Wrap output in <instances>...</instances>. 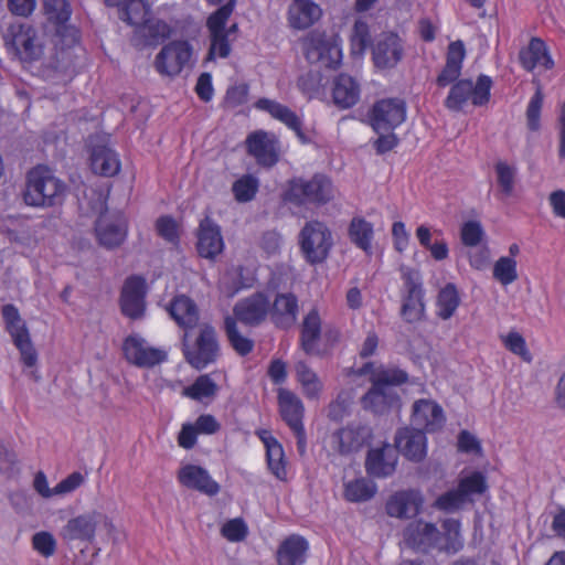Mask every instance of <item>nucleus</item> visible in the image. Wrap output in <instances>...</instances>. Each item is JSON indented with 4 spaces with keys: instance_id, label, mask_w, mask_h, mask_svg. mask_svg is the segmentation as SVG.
<instances>
[{
    "instance_id": "f257e3e1",
    "label": "nucleus",
    "mask_w": 565,
    "mask_h": 565,
    "mask_svg": "<svg viewBox=\"0 0 565 565\" xmlns=\"http://www.w3.org/2000/svg\"><path fill=\"white\" fill-rule=\"evenodd\" d=\"M440 531L434 522L417 519L409 522L402 532V542L416 551L429 552L438 550L446 553H457L463 546L460 522L445 519Z\"/></svg>"
},
{
    "instance_id": "f03ea898",
    "label": "nucleus",
    "mask_w": 565,
    "mask_h": 565,
    "mask_svg": "<svg viewBox=\"0 0 565 565\" xmlns=\"http://www.w3.org/2000/svg\"><path fill=\"white\" fill-rule=\"evenodd\" d=\"M370 374L373 387L363 397V406L375 413H383L398 402V396L393 390V385L402 384L407 380L404 371L397 369L375 367L373 364H365L358 372Z\"/></svg>"
},
{
    "instance_id": "7ed1b4c3",
    "label": "nucleus",
    "mask_w": 565,
    "mask_h": 565,
    "mask_svg": "<svg viewBox=\"0 0 565 565\" xmlns=\"http://www.w3.org/2000/svg\"><path fill=\"white\" fill-rule=\"evenodd\" d=\"M67 186L44 166L31 169L26 174L23 200L26 205L34 207H51L61 205Z\"/></svg>"
},
{
    "instance_id": "20e7f679",
    "label": "nucleus",
    "mask_w": 565,
    "mask_h": 565,
    "mask_svg": "<svg viewBox=\"0 0 565 565\" xmlns=\"http://www.w3.org/2000/svg\"><path fill=\"white\" fill-rule=\"evenodd\" d=\"M340 42L333 33L313 30L302 38V51L309 63L334 70L342 61Z\"/></svg>"
},
{
    "instance_id": "39448f33",
    "label": "nucleus",
    "mask_w": 565,
    "mask_h": 565,
    "mask_svg": "<svg viewBox=\"0 0 565 565\" xmlns=\"http://www.w3.org/2000/svg\"><path fill=\"white\" fill-rule=\"evenodd\" d=\"M298 242L305 260L310 265L326 262L334 245L331 230L318 220L305 224L299 232Z\"/></svg>"
},
{
    "instance_id": "423d86ee",
    "label": "nucleus",
    "mask_w": 565,
    "mask_h": 565,
    "mask_svg": "<svg viewBox=\"0 0 565 565\" xmlns=\"http://www.w3.org/2000/svg\"><path fill=\"white\" fill-rule=\"evenodd\" d=\"M6 46L23 62H33L43 55V45L32 25L12 20L2 31Z\"/></svg>"
},
{
    "instance_id": "0eeeda50",
    "label": "nucleus",
    "mask_w": 565,
    "mask_h": 565,
    "mask_svg": "<svg viewBox=\"0 0 565 565\" xmlns=\"http://www.w3.org/2000/svg\"><path fill=\"white\" fill-rule=\"evenodd\" d=\"M493 82L490 76L480 74L477 82L459 79L451 85L445 106L451 111H460L470 100L473 106L480 107L489 103Z\"/></svg>"
},
{
    "instance_id": "6e6552de",
    "label": "nucleus",
    "mask_w": 565,
    "mask_h": 565,
    "mask_svg": "<svg viewBox=\"0 0 565 565\" xmlns=\"http://www.w3.org/2000/svg\"><path fill=\"white\" fill-rule=\"evenodd\" d=\"M334 196L332 181L320 173L315 174L310 180L294 179L289 181L288 190L285 191V201H292L298 204L313 203L323 205Z\"/></svg>"
},
{
    "instance_id": "1a4fd4ad",
    "label": "nucleus",
    "mask_w": 565,
    "mask_h": 565,
    "mask_svg": "<svg viewBox=\"0 0 565 565\" xmlns=\"http://www.w3.org/2000/svg\"><path fill=\"white\" fill-rule=\"evenodd\" d=\"M221 354L217 334L212 327L202 328L192 343L184 340L183 355L195 370L202 371L215 363Z\"/></svg>"
},
{
    "instance_id": "9d476101",
    "label": "nucleus",
    "mask_w": 565,
    "mask_h": 565,
    "mask_svg": "<svg viewBox=\"0 0 565 565\" xmlns=\"http://www.w3.org/2000/svg\"><path fill=\"white\" fill-rule=\"evenodd\" d=\"M125 360L139 369H152L168 360V352L154 348L139 334L127 335L121 345Z\"/></svg>"
},
{
    "instance_id": "9b49d317",
    "label": "nucleus",
    "mask_w": 565,
    "mask_h": 565,
    "mask_svg": "<svg viewBox=\"0 0 565 565\" xmlns=\"http://www.w3.org/2000/svg\"><path fill=\"white\" fill-rule=\"evenodd\" d=\"M446 420L447 417L443 406L433 398H419L412 404L411 425L425 434L440 431Z\"/></svg>"
},
{
    "instance_id": "f8f14e48",
    "label": "nucleus",
    "mask_w": 565,
    "mask_h": 565,
    "mask_svg": "<svg viewBox=\"0 0 565 565\" xmlns=\"http://www.w3.org/2000/svg\"><path fill=\"white\" fill-rule=\"evenodd\" d=\"M369 118L375 132L392 131L405 121L406 104L401 98L380 99L373 105Z\"/></svg>"
},
{
    "instance_id": "ddd939ff",
    "label": "nucleus",
    "mask_w": 565,
    "mask_h": 565,
    "mask_svg": "<svg viewBox=\"0 0 565 565\" xmlns=\"http://www.w3.org/2000/svg\"><path fill=\"white\" fill-rule=\"evenodd\" d=\"M147 280L141 275L128 276L121 287L120 308L128 318H140L146 309Z\"/></svg>"
},
{
    "instance_id": "4468645a",
    "label": "nucleus",
    "mask_w": 565,
    "mask_h": 565,
    "mask_svg": "<svg viewBox=\"0 0 565 565\" xmlns=\"http://www.w3.org/2000/svg\"><path fill=\"white\" fill-rule=\"evenodd\" d=\"M191 56L192 47L186 41H172L158 53L154 65L160 74L175 76L189 63Z\"/></svg>"
},
{
    "instance_id": "2eb2a0df",
    "label": "nucleus",
    "mask_w": 565,
    "mask_h": 565,
    "mask_svg": "<svg viewBox=\"0 0 565 565\" xmlns=\"http://www.w3.org/2000/svg\"><path fill=\"white\" fill-rule=\"evenodd\" d=\"M278 138L265 130L253 131L245 140L247 153L252 156L259 166L265 168H270L278 162Z\"/></svg>"
},
{
    "instance_id": "dca6fc26",
    "label": "nucleus",
    "mask_w": 565,
    "mask_h": 565,
    "mask_svg": "<svg viewBox=\"0 0 565 565\" xmlns=\"http://www.w3.org/2000/svg\"><path fill=\"white\" fill-rule=\"evenodd\" d=\"M404 56L403 40L393 32L383 33L372 46V61L379 70L394 68Z\"/></svg>"
},
{
    "instance_id": "f3484780",
    "label": "nucleus",
    "mask_w": 565,
    "mask_h": 565,
    "mask_svg": "<svg viewBox=\"0 0 565 565\" xmlns=\"http://www.w3.org/2000/svg\"><path fill=\"white\" fill-rule=\"evenodd\" d=\"M424 495L420 491L408 489L394 492L386 501V513L395 519H412L424 508Z\"/></svg>"
},
{
    "instance_id": "a211bd4d",
    "label": "nucleus",
    "mask_w": 565,
    "mask_h": 565,
    "mask_svg": "<svg viewBox=\"0 0 565 565\" xmlns=\"http://www.w3.org/2000/svg\"><path fill=\"white\" fill-rule=\"evenodd\" d=\"M171 32L172 29L166 21L151 15L146 22L134 29L130 42L138 50L156 47L169 39Z\"/></svg>"
},
{
    "instance_id": "6ab92c4d",
    "label": "nucleus",
    "mask_w": 565,
    "mask_h": 565,
    "mask_svg": "<svg viewBox=\"0 0 565 565\" xmlns=\"http://www.w3.org/2000/svg\"><path fill=\"white\" fill-rule=\"evenodd\" d=\"M100 522L102 513L97 511L79 514L67 521L61 531V536L67 542L92 543L95 539L97 525Z\"/></svg>"
},
{
    "instance_id": "aec40b11",
    "label": "nucleus",
    "mask_w": 565,
    "mask_h": 565,
    "mask_svg": "<svg viewBox=\"0 0 565 565\" xmlns=\"http://www.w3.org/2000/svg\"><path fill=\"white\" fill-rule=\"evenodd\" d=\"M6 331L10 334L14 347L20 353L24 367H34L38 363V351L31 340L25 320H6Z\"/></svg>"
},
{
    "instance_id": "412c9836",
    "label": "nucleus",
    "mask_w": 565,
    "mask_h": 565,
    "mask_svg": "<svg viewBox=\"0 0 565 565\" xmlns=\"http://www.w3.org/2000/svg\"><path fill=\"white\" fill-rule=\"evenodd\" d=\"M178 481L188 489L199 491L207 495H216L220 484L211 477L209 471L198 465L188 463L178 471Z\"/></svg>"
},
{
    "instance_id": "4be33fe9",
    "label": "nucleus",
    "mask_w": 565,
    "mask_h": 565,
    "mask_svg": "<svg viewBox=\"0 0 565 565\" xmlns=\"http://www.w3.org/2000/svg\"><path fill=\"white\" fill-rule=\"evenodd\" d=\"M396 449L408 460L419 462L427 455L426 434L414 428H401L395 437Z\"/></svg>"
},
{
    "instance_id": "5701e85b",
    "label": "nucleus",
    "mask_w": 565,
    "mask_h": 565,
    "mask_svg": "<svg viewBox=\"0 0 565 565\" xmlns=\"http://www.w3.org/2000/svg\"><path fill=\"white\" fill-rule=\"evenodd\" d=\"M196 249L201 257L211 260H214L224 249L221 228L209 216L200 223Z\"/></svg>"
},
{
    "instance_id": "b1692460",
    "label": "nucleus",
    "mask_w": 565,
    "mask_h": 565,
    "mask_svg": "<svg viewBox=\"0 0 565 565\" xmlns=\"http://www.w3.org/2000/svg\"><path fill=\"white\" fill-rule=\"evenodd\" d=\"M224 330L231 348L239 356H246L253 352L255 341L245 328H252L259 324L262 320H224Z\"/></svg>"
},
{
    "instance_id": "393cba45",
    "label": "nucleus",
    "mask_w": 565,
    "mask_h": 565,
    "mask_svg": "<svg viewBox=\"0 0 565 565\" xmlns=\"http://www.w3.org/2000/svg\"><path fill=\"white\" fill-rule=\"evenodd\" d=\"M96 236L102 246L111 249L122 244L126 238L127 228L120 215L110 218L102 214L95 225Z\"/></svg>"
},
{
    "instance_id": "a878e982",
    "label": "nucleus",
    "mask_w": 565,
    "mask_h": 565,
    "mask_svg": "<svg viewBox=\"0 0 565 565\" xmlns=\"http://www.w3.org/2000/svg\"><path fill=\"white\" fill-rule=\"evenodd\" d=\"M397 455L395 449L391 445L384 444L369 451L365 468L369 475L385 478L395 471Z\"/></svg>"
},
{
    "instance_id": "bb28decb",
    "label": "nucleus",
    "mask_w": 565,
    "mask_h": 565,
    "mask_svg": "<svg viewBox=\"0 0 565 565\" xmlns=\"http://www.w3.org/2000/svg\"><path fill=\"white\" fill-rule=\"evenodd\" d=\"M466 57V47L461 40L449 43L446 53V63L436 78L439 87H446L459 81L462 63Z\"/></svg>"
},
{
    "instance_id": "cd10ccee",
    "label": "nucleus",
    "mask_w": 565,
    "mask_h": 565,
    "mask_svg": "<svg viewBox=\"0 0 565 565\" xmlns=\"http://www.w3.org/2000/svg\"><path fill=\"white\" fill-rule=\"evenodd\" d=\"M519 61L527 72H532L536 67H543L544 70H552L554 67V61L548 47L542 39L536 36L530 40L527 46L520 50Z\"/></svg>"
},
{
    "instance_id": "c85d7f7f",
    "label": "nucleus",
    "mask_w": 565,
    "mask_h": 565,
    "mask_svg": "<svg viewBox=\"0 0 565 565\" xmlns=\"http://www.w3.org/2000/svg\"><path fill=\"white\" fill-rule=\"evenodd\" d=\"M370 428L362 425H349L334 434L330 444L340 454H349L358 450L370 437Z\"/></svg>"
},
{
    "instance_id": "c756f323",
    "label": "nucleus",
    "mask_w": 565,
    "mask_h": 565,
    "mask_svg": "<svg viewBox=\"0 0 565 565\" xmlns=\"http://www.w3.org/2000/svg\"><path fill=\"white\" fill-rule=\"evenodd\" d=\"M360 84L349 74L341 73L333 79L332 99L339 108L353 107L360 99Z\"/></svg>"
},
{
    "instance_id": "7c9ffc66",
    "label": "nucleus",
    "mask_w": 565,
    "mask_h": 565,
    "mask_svg": "<svg viewBox=\"0 0 565 565\" xmlns=\"http://www.w3.org/2000/svg\"><path fill=\"white\" fill-rule=\"evenodd\" d=\"M321 14V8L312 0H294L288 9L290 26L299 30L310 28Z\"/></svg>"
},
{
    "instance_id": "2f4dec72",
    "label": "nucleus",
    "mask_w": 565,
    "mask_h": 565,
    "mask_svg": "<svg viewBox=\"0 0 565 565\" xmlns=\"http://www.w3.org/2000/svg\"><path fill=\"white\" fill-rule=\"evenodd\" d=\"M92 170L103 177H113L119 172L120 163L114 150L106 146H96L90 156Z\"/></svg>"
},
{
    "instance_id": "473e14b6",
    "label": "nucleus",
    "mask_w": 565,
    "mask_h": 565,
    "mask_svg": "<svg viewBox=\"0 0 565 565\" xmlns=\"http://www.w3.org/2000/svg\"><path fill=\"white\" fill-rule=\"evenodd\" d=\"M151 8L146 0H124L118 6V18L137 29L151 17Z\"/></svg>"
},
{
    "instance_id": "72a5a7b5",
    "label": "nucleus",
    "mask_w": 565,
    "mask_h": 565,
    "mask_svg": "<svg viewBox=\"0 0 565 565\" xmlns=\"http://www.w3.org/2000/svg\"><path fill=\"white\" fill-rule=\"evenodd\" d=\"M258 438L266 448V460L271 473L279 480H282V446L267 429L256 431Z\"/></svg>"
},
{
    "instance_id": "f704fd0d",
    "label": "nucleus",
    "mask_w": 565,
    "mask_h": 565,
    "mask_svg": "<svg viewBox=\"0 0 565 565\" xmlns=\"http://www.w3.org/2000/svg\"><path fill=\"white\" fill-rule=\"evenodd\" d=\"M348 235L351 243L358 248L362 249L367 255L372 254V241L374 237L372 223L363 217L355 216L349 224Z\"/></svg>"
},
{
    "instance_id": "c9c22d12",
    "label": "nucleus",
    "mask_w": 565,
    "mask_h": 565,
    "mask_svg": "<svg viewBox=\"0 0 565 565\" xmlns=\"http://www.w3.org/2000/svg\"><path fill=\"white\" fill-rule=\"evenodd\" d=\"M457 487L469 504L475 501L477 495H481L487 491L488 483L482 472L467 471L461 473Z\"/></svg>"
},
{
    "instance_id": "e433bc0d",
    "label": "nucleus",
    "mask_w": 565,
    "mask_h": 565,
    "mask_svg": "<svg viewBox=\"0 0 565 565\" xmlns=\"http://www.w3.org/2000/svg\"><path fill=\"white\" fill-rule=\"evenodd\" d=\"M303 415V405L301 401L291 393L285 392V419L298 437L299 448L303 447V429L301 418Z\"/></svg>"
},
{
    "instance_id": "4c0bfd02",
    "label": "nucleus",
    "mask_w": 565,
    "mask_h": 565,
    "mask_svg": "<svg viewBox=\"0 0 565 565\" xmlns=\"http://www.w3.org/2000/svg\"><path fill=\"white\" fill-rule=\"evenodd\" d=\"M269 309V300L263 294H256L239 301L234 308L235 318H264Z\"/></svg>"
},
{
    "instance_id": "58836bf2",
    "label": "nucleus",
    "mask_w": 565,
    "mask_h": 565,
    "mask_svg": "<svg viewBox=\"0 0 565 565\" xmlns=\"http://www.w3.org/2000/svg\"><path fill=\"white\" fill-rule=\"evenodd\" d=\"M217 391L218 386L211 375L201 374L191 385L183 388L182 394L193 401L202 402L205 398H213Z\"/></svg>"
},
{
    "instance_id": "ea45409f",
    "label": "nucleus",
    "mask_w": 565,
    "mask_h": 565,
    "mask_svg": "<svg viewBox=\"0 0 565 565\" xmlns=\"http://www.w3.org/2000/svg\"><path fill=\"white\" fill-rule=\"evenodd\" d=\"M309 550L308 541L297 534L285 539V565H302Z\"/></svg>"
},
{
    "instance_id": "a19ab883",
    "label": "nucleus",
    "mask_w": 565,
    "mask_h": 565,
    "mask_svg": "<svg viewBox=\"0 0 565 565\" xmlns=\"http://www.w3.org/2000/svg\"><path fill=\"white\" fill-rule=\"evenodd\" d=\"M499 192L503 198H510L515 188L518 169L514 164L498 161L494 164Z\"/></svg>"
},
{
    "instance_id": "79ce46f5",
    "label": "nucleus",
    "mask_w": 565,
    "mask_h": 565,
    "mask_svg": "<svg viewBox=\"0 0 565 565\" xmlns=\"http://www.w3.org/2000/svg\"><path fill=\"white\" fill-rule=\"evenodd\" d=\"M460 303L457 287L449 282L440 289L437 296V315L439 318H450Z\"/></svg>"
},
{
    "instance_id": "37998d69",
    "label": "nucleus",
    "mask_w": 565,
    "mask_h": 565,
    "mask_svg": "<svg viewBox=\"0 0 565 565\" xmlns=\"http://www.w3.org/2000/svg\"><path fill=\"white\" fill-rule=\"evenodd\" d=\"M375 493V483L364 478L348 481L344 484V497L351 502L370 500Z\"/></svg>"
},
{
    "instance_id": "c03bdc74",
    "label": "nucleus",
    "mask_w": 565,
    "mask_h": 565,
    "mask_svg": "<svg viewBox=\"0 0 565 565\" xmlns=\"http://www.w3.org/2000/svg\"><path fill=\"white\" fill-rule=\"evenodd\" d=\"M320 332V320H305L301 340L307 352L321 353L326 350L321 345L324 342V338Z\"/></svg>"
},
{
    "instance_id": "a18cd8bd",
    "label": "nucleus",
    "mask_w": 565,
    "mask_h": 565,
    "mask_svg": "<svg viewBox=\"0 0 565 565\" xmlns=\"http://www.w3.org/2000/svg\"><path fill=\"white\" fill-rule=\"evenodd\" d=\"M297 380L309 398L317 397L322 391V382L318 375L305 363H298L296 366Z\"/></svg>"
},
{
    "instance_id": "49530a36",
    "label": "nucleus",
    "mask_w": 565,
    "mask_h": 565,
    "mask_svg": "<svg viewBox=\"0 0 565 565\" xmlns=\"http://www.w3.org/2000/svg\"><path fill=\"white\" fill-rule=\"evenodd\" d=\"M285 126L294 131L301 143L306 145L313 141V129L305 125L300 116L287 108H285Z\"/></svg>"
},
{
    "instance_id": "de8ad7c7",
    "label": "nucleus",
    "mask_w": 565,
    "mask_h": 565,
    "mask_svg": "<svg viewBox=\"0 0 565 565\" xmlns=\"http://www.w3.org/2000/svg\"><path fill=\"white\" fill-rule=\"evenodd\" d=\"M44 13L47 19L58 25L65 24L72 14L66 0H43Z\"/></svg>"
},
{
    "instance_id": "09e8293b",
    "label": "nucleus",
    "mask_w": 565,
    "mask_h": 565,
    "mask_svg": "<svg viewBox=\"0 0 565 565\" xmlns=\"http://www.w3.org/2000/svg\"><path fill=\"white\" fill-rule=\"evenodd\" d=\"M235 3L236 0H228L224 6L220 7L209 17L206 26L210 31V34L226 33L225 24L234 10Z\"/></svg>"
},
{
    "instance_id": "8fccbe9b",
    "label": "nucleus",
    "mask_w": 565,
    "mask_h": 565,
    "mask_svg": "<svg viewBox=\"0 0 565 565\" xmlns=\"http://www.w3.org/2000/svg\"><path fill=\"white\" fill-rule=\"evenodd\" d=\"M467 501L462 497L458 487L448 490L447 492L439 495L435 502L434 507L444 512H456L467 505Z\"/></svg>"
},
{
    "instance_id": "3c124183",
    "label": "nucleus",
    "mask_w": 565,
    "mask_h": 565,
    "mask_svg": "<svg viewBox=\"0 0 565 565\" xmlns=\"http://www.w3.org/2000/svg\"><path fill=\"white\" fill-rule=\"evenodd\" d=\"M493 277L502 285L512 284L516 278V262L512 257H500L493 267Z\"/></svg>"
},
{
    "instance_id": "603ef678",
    "label": "nucleus",
    "mask_w": 565,
    "mask_h": 565,
    "mask_svg": "<svg viewBox=\"0 0 565 565\" xmlns=\"http://www.w3.org/2000/svg\"><path fill=\"white\" fill-rule=\"evenodd\" d=\"M221 535L228 542H243L248 535V526L243 518H234L222 525Z\"/></svg>"
},
{
    "instance_id": "864d4df0",
    "label": "nucleus",
    "mask_w": 565,
    "mask_h": 565,
    "mask_svg": "<svg viewBox=\"0 0 565 565\" xmlns=\"http://www.w3.org/2000/svg\"><path fill=\"white\" fill-rule=\"evenodd\" d=\"M169 312L171 318H192L198 316V307L191 298L180 295L171 301Z\"/></svg>"
},
{
    "instance_id": "5fc2aeb1",
    "label": "nucleus",
    "mask_w": 565,
    "mask_h": 565,
    "mask_svg": "<svg viewBox=\"0 0 565 565\" xmlns=\"http://www.w3.org/2000/svg\"><path fill=\"white\" fill-rule=\"evenodd\" d=\"M503 344L512 353L521 356L524 361L530 362L532 356L526 348L524 338L516 331H510L500 335Z\"/></svg>"
},
{
    "instance_id": "6e6d98bb",
    "label": "nucleus",
    "mask_w": 565,
    "mask_h": 565,
    "mask_svg": "<svg viewBox=\"0 0 565 565\" xmlns=\"http://www.w3.org/2000/svg\"><path fill=\"white\" fill-rule=\"evenodd\" d=\"M399 271L403 280V294H424L423 279L418 270L401 266Z\"/></svg>"
},
{
    "instance_id": "4d7b16f0",
    "label": "nucleus",
    "mask_w": 565,
    "mask_h": 565,
    "mask_svg": "<svg viewBox=\"0 0 565 565\" xmlns=\"http://www.w3.org/2000/svg\"><path fill=\"white\" fill-rule=\"evenodd\" d=\"M257 180L252 175H245L233 184V192L238 202L250 201L257 192Z\"/></svg>"
},
{
    "instance_id": "13d9d810",
    "label": "nucleus",
    "mask_w": 565,
    "mask_h": 565,
    "mask_svg": "<svg viewBox=\"0 0 565 565\" xmlns=\"http://www.w3.org/2000/svg\"><path fill=\"white\" fill-rule=\"evenodd\" d=\"M32 546L42 556L50 557L56 551V540L50 532L41 531L33 535Z\"/></svg>"
},
{
    "instance_id": "bf43d9fd",
    "label": "nucleus",
    "mask_w": 565,
    "mask_h": 565,
    "mask_svg": "<svg viewBox=\"0 0 565 565\" xmlns=\"http://www.w3.org/2000/svg\"><path fill=\"white\" fill-rule=\"evenodd\" d=\"M424 294H403L402 313L412 318H420L424 313Z\"/></svg>"
},
{
    "instance_id": "052dcab7",
    "label": "nucleus",
    "mask_w": 565,
    "mask_h": 565,
    "mask_svg": "<svg viewBox=\"0 0 565 565\" xmlns=\"http://www.w3.org/2000/svg\"><path fill=\"white\" fill-rule=\"evenodd\" d=\"M543 105V95L537 90L530 99L526 109L527 126L532 131L540 128V116Z\"/></svg>"
},
{
    "instance_id": "680f3d73",
    "label": "nucleus",
    "mask_w": 565,
    "mask_h": 565,
    "mask_svg": "<svg viewBox=\"0 0 565 565\" xmlns=\"http://www.w3.org/2000/svg\"><path fill=\"white\" fill-rule=\"evenodd\" d=\"M483 236V230L479 222L469 221L461 227V241L466 246H477Z\"/></svg>"
},
{
    "instance_id": "e2e57ef3",
    "label": "nucleus",
    "mask_w": 565,
    "mask_h": 565,
    "mask_svg": "<svg viewBox=\"0 0 565 565\" xmlns=\"http://www.w3.org/2000/svg\"><path fill=\"white\" fill-rule=\"evenodd\" d=\"M321 81L322 77L319 72H308L298 79V85L303 93L312 97L320 92L322 87Z\"/></svg>"
},
{
    "instance_id": "0e129e2a",
    "label": "nucleus",
    "mask_w": 565,
    "mask_h": 565,
    "mask_svg": "<svg viewBox=\"0 0 565 565\" xmlns=\"http://www.w3.org/2000/svg\"><path fill=\"white\" fill-rule=\"evenodd\" d=\"M199 435L192 423H184L177 437L178 445L185 450H190L196 445Z\"/></svg>"
},
{
    "instance_id": "69168bd1",
    "label": "nucleus",
    "mask_w": 565,
    "mask_h": 565,
    "mask_svg": "<svg viewBox=\"0 0 565 565\" xmlns=\"http://www.w3.org/2000/svg\"><path fill=\"white\" fill-rule=\"evenodd\" d=\"M231 52V45L227 40L226 33H213L211 34V46L209 56L212 57L217 55L220 57H227Z\"/></svg>"
},
{
    "instance_id": "338daca9",
    "label": "nucleus",
    "mask_w": 565,
    "mask_h": 565,
    "mask_svg": "<svg viewBox=\"0 0 565 565\" xmlns=\"http://www.w3.org/2000/svg\"><path fill=\"white\" fill-rule=\"evenodd\" d=\"M352 46L355 51L363 52L370 41L369 26L365 22L356 21L353 28Z\"/></svg>"
},
{
    "instance_id": "774afa93",
    "label": "nucleus",
    "mask_w": 565,
    "mask_h": 565,
    "mask_svg": "<svg viewBox=\"0 0 565 565\" xmlns=\"http://www.w3.org/2000/svg\"><path fill=\"white\" fill-rule=\"evenodd\" d=\"M84 482V477L81 472L74 471L68 475L65 479L61 480L54 488L55 494H65L73 492Z\"/></svg>"
}]
</instances>
